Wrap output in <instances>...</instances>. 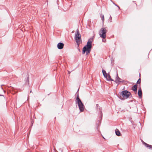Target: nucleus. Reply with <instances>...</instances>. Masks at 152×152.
<instances>
[{"instance_id":"nucleus-1","label":"nucleus","mask_w":152,"mask_h":152,"mask_svg":"<svg viewBox=\"0 0 152 152\" xmlns=\"http://www.w3.org/2000/svg\"><path fill=\"white\" fill-rule=\"evenodd\" d=\"M93 38H90L87 42V44L83 48L82 54H84L85 53L86 55H88L90 52L92 48V43Z\"/></svg>"},{"instance_id":"nucleus-2","label":"nucleus","mask_w":152,"mask_h":152,"mask_svg":"<svg viewBox=\"0 0 152 152\" xmlns=\"http://www.w3.org/2000/svg\"><path fill=\"white\" fill-rule=\"evenodd\" d=\"M131 93L127 90L123 91L117 95L118 97L121 100H124L128 98L131 95Z\"/></svg>"},{"instance_id":"nucleus-3","label":"nucleus","mask_w":152,"mask_h":152,"mask_svg":"<svg viewBox=\"0 0 152 152\" xmlns=\"http://www.w3.org/2000/svg\"><path fill=\"white\" fill-rule=\"evenodd\" d=\"M96 108L97 111L100 112L99 113V119L98 121L96 122V129L97 131H99V127L100 126L101 122V120L102 119V108L99 106V105L98 104H96Z\"/></svg>"},{"instance_id":"nucleus-4","label":"nucleus","mask_w":152,"mask_h":152,"mask_svg":"<svg viewBox=\"0 0 152 152\" xmlns=\"http://www.w3.org/2000/svg\"><path fill=\"white\" fill-rule=\"evenodd\" d=\"M79 90V88L78 89L76 94H77V95L76 98V104H77L78 107L79 108L80 112H82L84 111V106L82 103V101L80 99L79 96V93L78 91Z\"/></svg>"},{"instance_id":"nucleus-5","label":"nucleus","mask_w":152,"mask_h":152,"mask_svg":"<svg viewBox=\"0 0 152 152\" xmlns=\"http://www.w3.org/2000/svg\"><path fill=\"white\" fill-rule=\"evenodd\" d=\"M75 38L77 43L78 46L79 47L80 44V42H82L81 35L80 34L79 29H77L75 34Z\"/></svg>"},{"instance_id":"nucleus-6","label":"nucleus","mask_w":152,"mask_h":152,"mask_svg":"<svg viewBox=\"0 0 152 152\" xmlns=\"http://www.w3.org/2000/svg\"><path fill=\"white\" fill-rule=\"evenodd\" d=\"M102 71L104 76L107 81H115L114 80L111 78L110 74L109 73H107L104 69H102Z\"/></svg>"},{"instance_id":"nucleus-7","label":"nucleus","mask_w":152,"mask_h":152,"mask_svg":"<svg viewBox=\"0 0 152 152\" xmlns=\"http://www.w3.org/2000/svg\"><path fill=\"white\" fill-rule=\"evenodd\" d=\"M107 32L106 29H100L99 34L100 37L102 39H105Z\"/></svg>"},{"instance_id":"nucleus-8","label":"nucleus","mask_w":152,"mask_h":152,"mask_svg":"<svg viewBox=\"0 0 152 152\" xmlns=\"http://www.w3.org/2000/svg\"><path fill=\"white\" fill-rule=\"evenodd\" d=\"M121 79L118 76L117 72V76L115 78V80L114 81L117 84H119L120 83H123L124 82V81H121Z\"/></svg>"},{"instance_id":"nucleus-9","label":"nucleus","mask_w":152,"mask_h":152,"mask_svg":"<svg viewBox=\"0 0 152 152\" xmlns=\"http://www.w3.org/2000/svg\"><path fill=\"white\" fill-rule=\"evenodd\" d=\"M64 44L63 42H59L57 45V48L59 49H61L64 48Z\"/></svg>"},{"instance_id":"nucleus-10","label":"nucleus","mask_w":152,"mask_h":152,"mask_svg":"<svg viewBox=\"0 0 152 152\" xmlns=\"http://www.w3.org/2000/svg\"><path fill=\"white\" fill-rule=\"evenodd\" d=\"M138 94L139 96V98L140 99H141L142 97V92L140 87V88L139 89L138 91Z\"/></svg>"},{"instance_id":"nucleus-11","label":"nucleus","mask_w":152,"mask_h":152,"mask_svg":"<svg viewBox=\"0 0 152 152\" xmlns=\"http://www.w3.org/2000/svg\"><path fill=\"white\" fill-rule=\"evenodd\" d=\"M138 85L137 84H135L132 88V89L135 93L136 94L137 93V88Z\"/></svg>"},{"instance_id":"nucleus-12","label":"nucleus","mask_w":152,"mask_h":152,"mask_svg":"<svg viewBox=\"0 0 152 152\" xmlns=\"http://www.w3.org/2000/svg\"><path fill=\"white\" fill-rule=\"evenodd\" d=\"M115 134L116 135H117L118 136H120L121 135V132H120V131H119V130L118 129H116L115 130Z\"/></svg>"},{"instance_id":"nucleus-13","label":"nucleus","mask_w":152,"mask_h":152,"mask_svg":"<svg viewBox=\"0 0 152 152\" xmlns=\"http://www.w3.org/2000/svg\"><path fill=\"white\" fill-rule=\"evenodd\" d=\"M142 143L145 146L147 147L148 148H152V145H149L147 143L144 142L143 141Z\"/></svg>"},{"instance_id":"nucleus-14","label":"nucleus","mask_w":152,"mask_h":152,"mask_svg":"<svg viewBox=\"0 0 152 152\" xmlns=\"http://www.w3.org/2000/svg\"><path fill=\"white\" fill-rule=\"evenodd\" d=\"M140 83H141V79L140 78L137 81V84H140L139 86L140 87Z\"/></svg>"},{"instance_id":"nucleus-15","label":"nucleus","mask_w":152,"mask_h":152,"mask_svg":"<svg viewBox=\"0 0 152 152\" xmlns=\"http://www.w3.org/2000/svg\"><path fill=\"white\" fill-rule=\"evenodd\" d=\"M100 17L101 18H102V21L103 22H104V17L103 15H102L101 14L100 15Z\"/></svg>"},{"instance_id":"nucleus-16","label":"nucleus","mask_w":152,"mask_h":152,"mask_svg":"<svg viewBox=\"0 0 152 152\" xmlns=\"http://www.w3.org/2000/svg\"><path fill=\"white\" fill-rule=\"evenodd\" d=\"M86 27L88 28H92L91 27V25L90 24H88V25H87Z\"/></svg>"},{"instance_id":"nucleus-17","label":"nucleus","mask_w":152,"mask_h":152,"mask_svg":"<svg viewBox=\"0 0 152 152\" xmlns=\"http://www.w3.org/2000/svg\"><path fill=\"white\" fill-rule=\"evenodd\" d=\"M106 41V39H102V41L103 42H105Z\"/></svg>"},{"instance_id":"nucleus-18","label":"nucleus","mask_w":152,"mask_h":152,"mask_svg":"<svg viewBox=\"0 0 152 152\" xmlns=\"http://www.w3.org/2000/svg\"><path fill=\"white\" fill-rule=\"evenodd\" d=\"M113 4H115V6H116L119 9H120V8L119 7L118 5H117L116 4H115L114 3H113Z\"/></svg>"},{"instance_id":"nucleus-19","label":"nucleus","mask_w":152,"mask_h":152,"mask_svg":"<svg viewBox=\"0 0 152 152\" xmlns=\"http://www.w3.org/2000/svg\"><path fill=\"white\" fill-rule=\"evenodd\" d=\"M3 85H2L1 86V88L4 91V89H3V88L2 86Z\"/></svg>"},{"instance_id":"nucleus-20","label":"nucleus","mask_w":152,"mask_h":152,"mask_svg":"<svg viewBox=\"0 0 152 152\" xmlns=\"http://www.w3.org/2000/svg\"><path fill=\"white\" fill-rule=\"evenodd\" d=\"M27 77H28V78H27V81H28V76Z\"/></svg>"},{"instance_id":"nucleus-21","label":"nucleus","mask_w":152,"mask_h":152,"mask_svg":"<svg viewBox=\"0 0 152 152\" xmlns=\"http://www.w3.org/2000/svg\"><path fill=\"white\" fill-rule=\"evenodd\" d=\"M70 72H69V71H68V74H70Z\"/></svg>"},{"instance_id":"nucleus-22","label":"nucleus","mask_w":152,"mask_h":152,"mask_svg":"<svg viewBox=\"0 0 152 152\" xmlns=\"http://www.w3.org/2000/svg\"><path fill=\"white\" fill-rule=\"evenodd\" d=\"M20 30L21 31H23V30H22V29H20Z\"/></svg>"},{"instance_id":"nucleus-23","label":"nucleus","mask_w":152,"mask_h":152,"mask_svg":"<svg viewBox=\"0 0 152 152\" xmlns=\"http://www.w3.org/2000/svg\"><path fill=\"white\" fill-rule=\"evenodd\" d=\"M34 120H33H33H32V122H34Z\"/></svg>"},{"instance_id":"nucleus-24","label":"nucleus","mask_w":152,"mask_h":152,"mask_svg":"<svg viewBox=\"0 0 152 152\" xmlns=\"http://www.w3.org/2000/svg\"><path fill=\"white\" fill-rule=\"evenodd\" d=\"M123 80H123L121 79V81H123Z\"/></svg>"},{"instance_id":"nucleus-25","label":"nucleus","mask_w":152,"mask_h":152,"mask_svg":"<svg viewBox=\"0 0 152 152\" xmlns=\"http://www.w3.org/2000/svg\"><path fill=\"white\" fill-rule=\"evenodd\" d=\"M101 28L103 29V28Z\"/></svg>"},{"instance_id":"nucleus-26","label":"nucleus","mask_w":152,"mask_h":152,"mask_svg":"<svg viewBox=\"0 0 152 152\" xmlns=\"http://www.w3.org/2000/svg\"><path fill=\"white\" fill-rule=\"evenodd\" d=\"M78 50H79V51H80V49H78Z\"/></svg>"},{"instance_id":"nucleus-27","label":"nucleus","mask_w":152,"mask_h":152,"mask_svg":"<svg viewBox=\"0 0 152 152\" xmlns=\"http://www.w3.org/2000/svg\"><path fill=\"white\" fill-rule=\"evenodd\" d=\"M3 96V95H1V94H0V96Z\"/></svg>"},{"instance_id":"nucleus-28","label":"nucleus","mask_w":152,"mask_h":152,"mask_svg":"<svg viewBox=\"0 0 152 152\" xmlns=\"http://www.w3.org/2000/svg\"><path fill=\"white\" fill-rule=\"evenodd\" d=\"M73 31H72V33H73Z\"/></svg>"}]
</instances>
